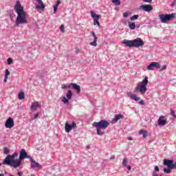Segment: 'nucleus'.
Wrapping results in <instances>:
<instances>
[{
  "instance_id": "obj_1",
  "label": "nucleus",
  "mask_w": 176,
  "mask_h": 176,
  "mask_svg": "<svg viewBox=\"0 0 176 176\" xmlns=\"http://www.w3.org/2000/svg\"><path fill=\"white\" fill-rule=\"evenodd\" d=\"M14 9L17 14L15 21V25H20V24H28L27 12L24 11V7L21 6L20 1L17 0Z\"/></svg>"
},
{
  "instance_id": "obj_2",
  "label": "nucleus",
  "mask_w": 176,
  "mask_h": 176,
  "mask_svg": "<svg viewBox=\"0 0 176 176\" xmlns=\"http://www.w3.org/2000/svg\"><path fill=\"white\" fill-rule=\"evenodd\" d=\"M109 124H111L107 120H102L98 122H93L92 126L96 129L98 135H104V134H105V131L104 130L108 129V127H109Z\"/></svg>"
},
{
  "instance_id": "obj_3",
  "label": "nucleus",
  "mask_w": 176,
  "mask_h": 176,
  "mask_svg": "<svg viewBox=\"0 0 176 176\" xmlns=\"http://www.w3.org/2000/svg\"><path fill=\"white\" fill-rule=\"evenodd\" d=\"M2 164L5 166H10L11 167H14V168H17V167H20V162L14 160V156L13 155H8L4 159Z\"/></svg>"
},
{
  "instance_id": "obj_4",
  "label": "nucleus",
  "mask_w": 176,
  "mask_h": 176,
  "mask_svg": "<svg viewBox=\"0 0 176 176\" xmlns=\"http://www.w3.org/2000/svg\"><path fill=\"white\" fill-rule=\"evenodd\" d=\"M148 76H145L144 79L134 89V92L137 93V91H140L141 94H145V93H146V90H148L146 86H148Z\"/></svg>"
},
{
  "instance_id": "obj_5",
  "label": "nucleus",
  "mask_w": 176,
  "mask_h": 176,
  "mask_svg": "<svg viewBox=\"0 0 176 176\" xmlns=\"http://www.w3.org/2000/svg\"><path fill=\"white\" fill-rule=\"evenodd\" d=\"M126 96L127 97H129L131 100L138 102L140 105H145V101H144V100H141V98L137 96V95L133 94L132 91L127 92Z\"/></svg>"
},
{
  "instance_id": "obj_6",
  "label": "nucleus",
  "mask_w": 176,
  "mask_h": 176,
  "mask_svg": "<svg viewBox=\"0 0 176 176\" xmlns=\"http://www.w3.org/2000/svg\"><path fill=\"white\" fill-rule=\"evenodd\" d=\"M176 14H160V19L162 23H167V21H170V20H173V19H175Z\"/></svg>"
},
{
  "instance_id": "obj_7",
  "label": "nucleus",
  "mask_w": 176,
  "mask_h": 176,
  "mask_svg": "<svg viewBox=\"0 0 176 176\" xmlns=\"http://www.w3.org/2000/svg\"><path fill=\"white\" fill-rule=\"evenodd\" d=\"M32 157L28 155V154H27V152H25V149L22 148L20 151V154H19V159L18 160V162H19V166L21 165V161L24 160V159H29L30 160V159Z\"/></svg>"
},
{
  "instance_id": "obj_8",
  "label": "nucleus",
  "mask_w": 176,
  "mask_h": 176,
  "mask_svg": "<svg viewBox=\"0 0 176 176\" xmlns=\"http://www.w3.org/2000/svg\"><path fill=\"white\" fill-rule=\"evenodd\" d=\"M72 129H76V122H72V124L68 123V121L65 122V130L66 133H69Z\"/></svg>"
},
{
  "instance_id": "obj_9",
  "label": "nucleus",
  "mask_w": 176,
  "mask_h": 176,
  "mask_svg": "<svg viewBox=\"0 0 176 176\" xmlns=\"http://www.w3.org/2000/svg\"><path fill=\"white\" fill-rule=\"evenodd\" d=\"M144 45V41L140 38H137L133 40V47H142Z\"/></svg>"
},
{
  "instance_id": "obj_10",
  "label": "nucleus",
  "mask_w": 176,
  "mask_h": 176,
  "mask_svg": "<svg viewBox=\"0 0 176 176\" xmlns=\"http://www.w3.org/2000/svg\"><path fill=\"white\" fill-rule=\"evenodd\" d=\"M153 68H157V69H160V63L157 62H152L148 66H147V69H148V71H153Z\"/></svg>"
},
{
  "instance_id": "obj_11",
  "label": "nucleus",
  "mask_w": 176,
  "mask_h": 176,
  "mask_svg": "<svg viewBox=\"0 0 176 176\" xmlns=\"http://www.w3.org/2000/svg\"><path fill=\"white\" fill-rule=\"evenodd\" d=\"M14 126V121L13 118H8V119L6 121L5 127L6 129H12Z\"/></svg>"
},
{
  "instance_id": "obj_12",
  "label": "nucleus",
  "mask_w": 176,
  "mask_h": 176,
  "mask_svg": "<svg viewBox=\"0 0 176 176\" xmlns=\"http://www.w3.org/2000/svg\"><path fill=\"white\" fill-rule=\"evenodd\" d=\"M140 9L141 10H143L144 12H151V10H153V6L151 5L147 4V5H142L140 6Z\"/></svg>"
},
{
  "instance_id": "obj_13",
  "label": "nucleus",
  "mask_w": 176,
  "mask_h": 176,
  "mask_svg": "<svg viewBox=\"0 0 176 176\" xmlns=\"http://www.w3.org/2000/svg\"><path fill=\"white\" fill-rule=\"evenodd\" d=\"M30 160L31 162V168H42V166L41 165V164L36 162V161L32 159V157Z\"/></svg>"
},
{
  "instance_id": "obj_14",
  "label": "nucleus",
  "mask_w": 176,
  "mask_h": 176,
  "mask_svg": "<svg viewBox=\"0 0 176 176\" xmlns=\"http://www.w3.org/2000/svg\"><path fill=\"white\" fill-rule=\"evenodd\" d=\"M70 89H73V90H76L77 94H80V86L78 85L76 83H71L70 84Z\"/></svg>"
},
{
  "instance_id": "obj_15",
  "label": "nucleus",
  "mask_w": 176,
  "mask_h": 176,
  "mask_svg": "<svg viewBox=\"0 0 176 176\" xmlns=\"http://www.w3.org/2000/svg\"><path fill=\"white\" fill-rule=\"evenodd\" d=\"M123 45H125L128 47H134L133 40H124L122 41Z\"/></svg>"
},
{
  "instance_id": "obj_16",
  "label": "nucleus",
  "mask_w": 176,
  "mask_h": 176,
  "mask_svg": "<svg viewBox=\"0 0 176 176\" xmlns=\"http://www.w3.org/2000/svg\"><path fill=\"white\" fill-rule=\"evenodd\" d=\"M91 36L94 37V41L90 43L91 46H94L96 47L97 46V36H96V33L94 32H91Z\"/></svg>"
},
{
  "instance_id": "obj_17",
  "label": "nucleus",
  "mask_w": 176,
  "mask_h": 176,
  "mask_svg": "<svg viewBox=\"0 0 176 176\" xmlns=\"http://www.w3.org/2000/svg\"><path fill=\"white\" fill-rule=\"evenodd\" d=\"M167 124V120L164 119V116H161L158 119V125L159 126H166Z\"/></svg>"
},
{
  "instance_id": "obj_18",
  "label": "nucleus",
  "mask_w": 176,
  "mask_h": 176,
  "mask_svg": "<svg viewBox=\"0 0 176 176\" xmlns=\"http://www.w3.org/2000/svg\"><path fill=\"white\" fill-rule=\"evenodd\" d=\"M124 116L122 114H118L115 116V118L112 120V124H115V123H118V120H120V119H123Z\"/></svg>"
},
{
  "instance_id": "obj_19",
  "label": "nucleus",
  "mask_w": 176,
  "mask_h": 176,
  "mask_svg": "<svg viewBox=\"0 0 176 176\" xmlns=\"http://www.w3.org/2000/svg\"><path fill=\"white\" fill-rule=\"evenodd\" d=\"M38 2V5L36 6V9L41 10L42 9H45V4H43V1L42 0H36Z\"/></svg>"
},
{
  "instance_id": "obj_20",
  "label": "nucleus",
  "mask_w": 176,
  "mask_h": 176,
  "mask_svg": "<svg viewBox=\"0 0 176 176\" xmlns=\"http://www.w3.org/2000/svg\"><path fill=\"white\" fill-rule=\"evenodd\" d=\"M174 161L171 160H164V166H167L168 168H171V166Z\"/></svg>"
},
{
  "instance_id": "obj_21",
  "label": "nucleus",
  "mask_w": 176,
  "mask_h": 176,
  "mask_svg": "<svg viewBox=\"0 0 176 176\" xmlns=\"http://www.w3.org/2000/svg\"><path fill=\"white\" fill-rule=\"evenodd\" d=\"M91 16L92 19H94V20L101 19V15L96 14V12H94V11H91Z\"/></svg>"
},
{
  "instance_id": "obj_22",
  "label": "nucleus",
  "mask_w": 176,
  "mask_h": 176,
  "mask_svg": "<svg viewBox=\"0 0 176 176\" xmlns=\"http://www.w3.org/2000/svg\"><path fill=\"white\" fill-rule=\"evenodd\" d=\"M38 107H41V105H39V102H32L31 105V109H36Z\"/></svg>"
},
{
  "instance_id": "obj_23",
  "label": "nucleus",
  "mask_w": 176,
  "mask_h": 176,
  "mask_svg": "<svg viewBox=\"0 0 176 176\" xmlns=\"http://www.w3.org/2000/svg\"><path fill=\"white\" fill-rule=\"evenodd\" d=\"M139 134H142L143 138H146V137H148V131L144 130L140 131Z\"/></svg>"
},
{
  "instance_id": "obj_24",
  "label": "nucleus",
  "mask_w": 176,
  "mask_h": 176,
  "mask_svg": "<svg viewBox=\"0 0 176 176\" xmlns=\"http://www.w3.org/2000/svg\"><path fill=\"white\" fill-rule=\"evenodd\" d=\"M129 27L130 30H135V23L129 22Z\"/></svg>"
},
{
  "instance_id": "obj_25",
  "label": "nucleus",
  "mask_w": 176,
  "mask_h": 176,
  "mask_svg": "<svg viewBox=\"0 0 176 176\" xmlns=\"http://www.w3.org/2000/svg\"><path fill=\"white\" fill-rule=\"evenodd\" d=\"M67 100H71L72 98V91L69 90L66 94Z\"/></svg>"
},
{
  "instance_id": "obj_26",
  "label": "nucleus",
  "mask_w": 176,
  "mask_h": 176,
  "mask_svg": "<svg viewBox=\"0 0 176 176\" xmlns=\"http://www.w3.org/2000/svg\"><path fill=\"white\" fill-rule=\"evenodd\" d=\"M112 3H113L116 6H120V0H112Z\"/></svg>"
},
{
  "instance_id": "obj_27",
  "label": "nucleus",
  "mask_w": 176,
  "mask_h": 176,
  "mask_svg": "<svg viewBox=\"0 0 176 176\" xmlns=\"http://www.w3.org/2000/svg\"><path fill=\"white\" fill-rule=\"evenodd\" d=\"M25 94L24 92H20L18 95L19 100H24Z\"/></svg>"
},
{
  "instance_id": "obj_28",
  "label": "nucleus",
  "mask_w": 176,
  "mask_h": 176,
  "mask_svg": "<svg viewBox=\"0 0 176 176\" xmlns=\"http://www.w3.org/2000/svg\"><path fill=\"white\" fill-rule=\"evenodd\" d=\"M69 99H68L67 98L63 97L62 99V102H64V104H69Z\"/></svg>"
},
{
  "instance_id": "obj_29",
  "label": "nucleus",
  "mask_w": 176,
  "mask_h": 176,
  "mask_svg": "<svg viewBox=\"0 0 176 176\" xmlns=\"http://www.w3.org/2000/svg\"><path fill=\"white\" fill-rule=\"evenodd\" d=\"M164 173H165V174H170V173H171V168H164Z\"/></svg>"
},
{
  "instance_id": "obj_30",
  "label": "nucleus",
  "mask_w": 176,
  "mask_h": 176,
  "mask_svg": "<svg viewBox=\"0 0 176 176\" xmlns=\"http://www.w3.org/2000/svg\"><path fill=\"white\" fill-rule=\"evenodd\" d=\"M127 158H124L123 161H122V166L124 167H127Z\"/></svg>"
},
{
  "instance_id": "obj_31",
  "label": "nucleus",
  "mask_w": 176,
  "mask_h": 176,
  "mask_svg": "<svg viewBox=\"0 0 176 176\" xmlns=\"http://www.w3.org/2000/svg\"><path fill=\"white\" fill-rule=\"evenodd\" d=\"M138 17H140L139 15H133V16H132L131 17L130 19H131V21H134V20L138 19Z\"/></svg>"
},
{
  "instance_id": "obj_32",
  "label": "nucleus",
  "mask_w": 176,
  "mask_h": 176,
  "mask_svg": "<svg viewBox=\"0 0 176 176\" xmlns=\"http://www.w3.org/2000/svg\"><path fill=\"white\" fill-rule=\"evenodd\" d=\"M62 89H71V84H69L68 86H67L65 84L61 85Z\"/></svg>"
},
{
  "instance_id": "obj_33",
  "label": "nucleus",
  "mask_w": 176,
  "mask_h": 176,
  "mask_svg": "<svg viewBox=\"0 0 176 176\" xmlns=\"http://www.w3.org/2000/svg\"><path fill=\"white\" fill-rule=\"evenodd\" d=\"M94 25H98L100 27V21L98 19H94Z\"/></svg>"
},
{
  "instance_id": "obj_34",
  "label": "nucleus",
  "mask_w": 176,
  "mask_h": 176,
  "mask_svg": "<svg viewBox=\"0 0 176 176\" xmlns=\"http://www.w3.org/2000/svg\"><path fill=\"white\" fill-rule=\"evenodd\" d=\"M10 152V151H9V148H8V147L4 148V154L5 155H9Z\"/></svg>"
},
{
  "instance_id": "obj_35",
  "label": "nucleus",
  "mask_w": 176,
  "mask_h": 176,
  "mask_svg": "<svg viewBox=\"0 0 176 176\" xmlns=\"http://www.w3.org/2000/svg\"><path fill=\"white\" fill-rule=\"evenodd\" d=\"M8 16H10L11 21H13V13H12V12L9 11Z\"/></svg>"
},
{
  "instance_id": "obj_36",
  "label": "nucleus",
  "mask_w": 176,
  "mask_h": 176,
  "mask_svg": "<svg viewBox=\"0 0 176 176\" xmlns=\"http://www.w3.org/2000/svg\"><path fill=\"white\" fill-rule=\"evenodd\" d=\"M7 61L9 65H10L11 64H13V59H12V58H8Z\"/></svg>"
},
{
  "instance_id": "obj_37",
  "label": "nucleus",
  "mask_w": 176,
  "mask_h": 176,
  "mask_svg": "<svg viewBox=\"0 0 176 176\" xmlns=\"http://www.w3.org/2000/svg\"><path fill=\"white\" fill-rule=\"evenodd\" d=\"M171 170H174L176 168V162H172V165L170 166Z\"/></svg>"
},
{
  "instance_id": "obj_38",
  "label": "nucleus",
  "mask_w": 176,
  "mask_h": 176,
  "mask_svg": "<svg viewBox=\"0 0 176 176\" xmlns=\"http://www.w3.org/2000/svg\"><path fill=\"white\" fill-rule=\"evenodd\" d=\"M38 116H39V113L34 114V116L32 118V120H35V119H36Z\"/></svg>"
},
{
  "instance_id": "obj_39",
  "label": "nucleus",
  "mask_w": 176,
  "mask_h": 176,
  "mask_svg": "<svg viewBox=\"0 0 176 176\" xmlns=\"http://www.w3.org/2000/svg\"><path fill=\"white\" fill-rule=\"evenodd\" d=\"M9 75H10V72H9V69H6L5 76H9Z\"/></svg>"
},
{
  "instance_id": "obj_40",
  "label": "nucleus",
  "mask_w": 176,
  "mask_h": 176,
  "mask_svg": "<svg viewBox=\"0 0 176 176\" xmlns=\"http://www.w3.org/2000/svg\"><path fill=\"white\" fill-rule=\"evenodd\" d=\"M58 7L57 6H54V14H56L57 13V9Z\"/></svg>"
},
{
  "instance_id": "obj_41",
  "label": "nucleus",
  "mask_w": 176,
  "mask_h": 176,
  "mask_svg": "<svg viewBox=\"0 0 176 176\" xmlns=\"http://www.w3.org/2000/svg\"><path fill=\"white\" fill-rule=\"evenodd\" d=\"M160 71H164L165 69H167V65H164V66H162V67H160Z\"/></svg>"
},
{
  "instance_id": "obj_42",
  "label": "nucleus",
  "mask_w": 176,
  "mask_h": 176,
  "mask_svg": "<svg viewBox=\"0 0 176 176\" xmlns=\"http://www.w3.org/2000/svg\"><path fill=\"white\" fill-rule=\"evenodd\" d=\"M60 31H61V32H64V25H63L60 26Z\"/></svg>"
},
{
  "instance_id": "obj_43",
  "label": "nucleus",
  "mask_w": 176,
  "mask_h": 176,
  "mask_svg": "<svg viewBox=\"0 0 176 176\" xmlns=\"http://www.w3.org/2000/svg\"><path fill=\"white\" fill-rule=\"evenodd\" d=\"M61 3V1L60 0H58L56 3L55 4V6L58 7V6Z\"/></svg>"
},
{
  "instance_id": "obj_44",
  "label": "nucleus",
  "mask_w": 176,
  "mask_h": 176,
  "mask_svg": "<svg viewBox=\"0 0 176 176\" xmlns=\"http://www.w3.org/2000/svg\"><path fill=\"white\" fill-rule=\"evenodd\" d=\"M155 171H157V173H159V171H160V169L159 168V166H155Z\"/></svg>"
},
{
  "instance_id": "obj_45",
  "label": "nucleus",
  "mask_w": 176,
  "mask_h": 176,
  "mask_svg": "<svg viewBox=\"0 0 176 176\" xmlns=\"http://www.w3.org/2000/svg\"><path fill=\"white\" fill-rule=\"evenodd\" d=\"M171 115L173 116V118H176V114L174 113V111L171 110Z\"/></svg>"
},
{
  "instance_id": "obj_46",
  "label": "nucleus",
  "mask_w": 176,
  "mask_h": 176,
  "mask_svg": "<svg viewBox=\"0 0 176 176\" xmlns=\"http://www.w3.org/2000/svg\"><path fill=\"white\" fill-rule=\"evenodd\" d=\"M143 2H146L147 3H151V2H152V0H143Z\"/></svg>"
},
{
  "instance_id": "obj_47",
  "label": "nucleus",
  "mask_w": 176,
  "mask_h": 176,
  "mask_svg": "<svg viewBox=\"0 0 176 176\" xmlns=\"http://www.w3.org/2000/svg\"><path fill=\"white\" fill-rule=\"evenodd\" d=\"M123 16H124V18L127 17L129 16V12H124L123 14Z\"/></svg>"
},
{
  "instance_id": "obj_48",
  "label": "nucleus",
  "mask_w": 176,
  "mask_h": 176,
  "mask_svg": "<svg viewBox=\"0 0 176 176\" xmlns=\"http://www.w3.org/2000/svg\"><path fill=\"white\" fill-rule=\"evenodd\" d=\"M12 156H14V157H17V156H19V155L17 154V153H14L12 154Z\"/></svg>"
},
{
  "instance_id": "obj_49",
  "label": "nucleus",
  "mask_w": 176,
  "mask_h": 176,
  "mask_svg": "<svg viewBox=\"0 0 176 176\" xmlns=\"http://www.w3.org/2000/svg\"><path fill=\"white\" fill-rule=\"evenodd\" d=\"M18 175L19 176H23V172H21V171L18 172Z\"/></svg>"
},
{
  "instance_id": "obj_50",
  "label": "nucleus",
  "mask_w": 176,
  "mask_h": 176,
  "mask_svg": "<svg viewBox=\"0 0 176 176\" xmlns=\"http://www.w3.org/2000/svg\"><path fill=\"white\" fill-rule=\"evenodd\" d=\"M128 140L129 141H133V138L131 136H130V137L128 138Z\"/></svg>"
},
{
  "instance_id": "obj_51",
  "label": "nucleus",
  "mask_w": 176,
  "mask_h": 176,
  "mask_svg": "<svg viewBox=\"0 0 176 176\" xmlns=\"http://www.w3.org/2000/svg\"><path fill=\"white\" fill-rule=\"evenodd\" d=\"M113 159H115V155H112V156L110 157V160H113Z\"/></svg>"
},
{
  "instance_id": "obj_52",
  "label": "nucleus",
  "mask_w": 176,
  "mask_h": 176,
  "mask_svg": "<svg viewBox=\"0 0 176 176\" xmlns=\"http://www.w3.org/2000/svg\"><path fill=\"white\" fill-rule=\"evenodd\" d=\"M79 52H80V50H79V49H76V54H78V53H79Z\"/></svg>"
},
{
  "instance_id": "obj_53",
  "label": "nucleus",
  "mask_w": 176,
  "mask_h": 176,
  "mask_svg": "<svg viewBox=\"0 0 176 176\" xmlns=\"http://www.w3.org/2000/svg\"><path fill=\"white\" fill-rule=\"evenodd\" d=\"M127 169H128L129 170H131V166H127Z\"/></svg>"
},
{
  "instance_id": "obj_54",
  "label": "nucleus",
  "mask_w": 176,
  "mask_h": 176,
  "mask_svg": "<svg viewBox=\"0 0 176 176\" xmlns=\"http://www.w3.org/2000/svg\"><path fill=\"white\" fill-rule=\"evenodd\" d=\"M175 3H176V0H175V1L172 3V5H173V6L175 5Z\"/></svg>"
},
{
  "instance_id": "obj_55",
  "label": "nucleus",
  "mask_w": 176,
  "mask_h": 176,
  "mask_svg": "<svg viewBox=\"0 0 176 176\" xmlns=\"http://www.w3.org/2000/svg\"><path fill=\"white\" fill-rule=\"evenodd\" d=\"M4 79H6V80H8V76H4Z\"/></svg>"
},
{
  "instance_id": "obj_56",
  "label": "nucleus",
  "mask_w": 176,
  "mask_h": 176,
  "mask_svg": "<svg viewBox=\"0 0 176 176\" xmlns=\"http://www.w3.org/2000/svg\"><path fill=\"white\" fill-rule=\"evenodd\" d=\"M3 82H4L5 83H6V82H8V80H6V79L4 78Z\"/></svg>"
},
{
  "instance_id": "obj_57",
  "label": "nucleus",
  "mask_w": 176,
  "mask_h": 176,
  "mask_svg": "<svg viewBox=\"0 0 176 176\" xmlns=\"http://www.w3.org/2000/svg\"><path fill=\"white\" fill-rule=\"evenodd\" d=\"M0 176H5L3 173H0Z\"/></svg>"
},
{
  "instance_id": "obj_58",
  "label": "nucleus",
  "mask_w": 176,
  "mask_h": 176,
  "mask_svg": "<svg viewBox=\"0 0 176 176\" xmlns=\"http://www.w3.org/2000/svg\"><path fill=\"white\" fill-rule=\"evenodd\" d=\"M136 28H140V25H136Z\"/></svg>"
},
{
  "instance_id": "obj_59",
  "label": "nucleus",
  "mask_w": 176,
  "mask_h": 176,
  "mask_svg": "<svg viewBox=\"0 0 176 176\" xmlns=\"http://www.w3.org/2000/svg\"><path fill=\"white\" fill-rule=\"evenodd\" d=\"M87 148L89 149V148H90V146H87Z\"/></svg>"
},
{
  "instance_id": "obj_60",
  "label": "nucleus",
  "mask_w": 176,
  "mask_h": 176,
  "mask_svg": "<svg viewBox=\"0 0 176 176\" xmlns=\"http://www.w3.org/2000/svg\"><path fill=\"white\" fill-rule=\"evenodd\" d=\"M30 176H35V175H33V174H32V175H31Z\"/></svg>"
}]
</instances>
